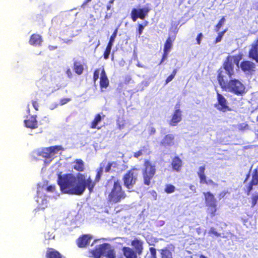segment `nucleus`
Masks as SVG:
<instances>
[{
	"label": "nucleus",
	"mask_w": 258,
	"mask_h": 258,
	"mask_svg": "<svg viewBox=\"0 0 258 258\" xmlns=\"http://www.w3.org/2000/svg\"><path fill=\"white\" fill-rule=\"evenodd\" d=\"M57 182L63 193L79 196L83 194L86 187L91 192L95 185L89 176L80 173L77 176L72 173H60L58 175Z\"/></svg>",
	"instance_id": "nucleus-1"
},
{
	"label": "nucleus",
	"mask_w": 258,
	"mask_h": 258,
	"mask_svg": "<svg viewBox=\"0 0 258 258\" xmlns=\"http://www.w3.org/2000/svg\"><path fill=\"white\" fill-rule=\"evenodd\" d=\"M238 62L235 59L228 58L225 62L223 68L219 70L218 80L221 88L226 91L234 93L237 95H242L245 93V87L238 80L232 79L234 74L235 65L238 68Z\"/></svg>",
	"instance_id": "nucleus-2"
},
{
	"label": "nucleus",
	"mask_w": 258,
	"mask_h": 258,
	"mask_svg": "<svg viewBox=\"0 0 258 258\" xmlns=\"http://www.w3.org/2000/svg\"><path fill=\"white\" fill-rule=\"evenodd\" d=\"M112 182H113V186L109 192L108 199L110 203H117L124 199L126 196L118 180L112 181L110 183Z\"/></svg>",
	"instance_id": "nucleus-3"
},
{
	"label": "nucleus",
	"mask_w": 258,
	"mask_h": 258,
	"mask_svg": "<svg viewBox=\"0 0 258 258\" xmlns=\"http://www.w3.org/2000/svg\"><path fill=\"white\" fill-rule=\"evenodd\" d=\"M62 150V147L60 146H55L38 149L34 152V155L41 156L43 158H47L45 161V164H49L52 159L57 154L59 151Z\"/></svg>",
	"instance_id": "nucleus-4"
},
{
	"label": "nucleus",
	"mask_w": 258,
	"mask_h": 258,
	"mask_svg": "<svg viewBox=\"0 0 258 258\" xmlns=\"http://www.w3.org/2000/svg\"><path fill=\"white\" fill-rule=\"evenodd\" d=\"M93 254L94 258H100L102 255H104L107 258L115 257L114 249L107 243L100 244L94 250Z\"/></svg>",
	"instance_id": "nucleus-5"
},
{
	"label": "nucleus",
	"mask_w": 258,
	"mask_h": 258,
	"mask_svg": "<svg viewBox=\"0 0 258 258\" xmlns=\"http://www.w3.org/2000/svg\"><path fill=\"white\" fill-rule=\"evenodd\" d=\"M145 169L143 170L144 183L147 185L151 184V179H152L156 173L155 166L149 161L145 162Z\"/></svg>",
	"instance_id": "nucleus-6"
},
{
	"label": "nucleus",
	"mask_w": 258,
	"mask_h": 258,
	"mask_svg": "<svg viewBox=\"0 0 258 258\" xmlns=\"http://www.w3.org/2000/svg\"><path fill=\"white\" fill-rule=\"evenodd\" d=\"M138 175V171L136 169L128 171L123 177L124 185L128 189L133 188L136 183Z\"/></svg>",
	"instance_id": "nucleus-7"
},
{
	"label": "nucleus",
	"mask_w": 258,
	"mask_h": 258,
	"mask_svg": "<svg viewBox=\"0 0 258 258\" xmlns=\"http://www.w3.org/2000/svg\"><path fill=\"white\" fill-rule=\"evenodd\" d=\"M118 164L116 162H112L110 163H108L107 164H106V162H103L100 164V167L99 169L97 171V173L96 177V180L98 181L100 176L102 173L103 168L105 169V171L106 172H118Z\"/></svg>",
	"instance_id": "nucleus-8"
},
{
	"label": "nucleus",
	"mask_w": 258,
	"mask_h": 258,
	"mask_svg": "<svg viewBox=\"0 0 258 258\" xmlns=\"http://www.w3.org/2000/svg\"><path fill=\"white\" fill-rule=\"evenodd\" d=\"M217 102L214 105L215 108L222 112L231 110L226 98L218 92H217Z\"/></svg>",
	"instance_id": "nucleus-9"
},
{
	"label": "nucleus",
	"mask_w": 258,
	"mask_h": 258,
	"mask_svg": "<svg viewBox=\"0 0 258 258\" xmlns=\"http://www.w3.org/2000/svg\"><path fill=\"white\" fill-rule=\"evenodd\" d=\"M150 11L148 7H145L140 9H133L131 13V17L133 20L135 22L138 18L144 19Z\"/></svg>",
	"instance_id": "nucleus-10"
},
{
	"label": "nucleus",
	"mask_w": 258,
	"mask_h": 258,
	"mask_svg": "<svg viewBox=\"0 0 258 258\" xmlns=\"http://www.w3.org/2000/svg\"><path fill=\"white\" fill-rule=\"evenodd\" d=\"M182 119L181 111L177 105L175 106V110L173 114L171 119L169 122L170 125L175 126Z\"/></svg>",
	"instance_id": "nucleus-11"
},
{
	"label": "nucleus",
	"mask_w": 258,
	"mask_h": 258,
	"mask_svg": "<svg viewBox=\"0 0 258 258\" xmlns=\"http://www.w3.org/2000/svg\"><path fill=\"white\" fill-rule=\"evenodd\" d=\"M249 57L255 60L256 62H258V44L256 41L251 45L249 51Z\"/></svg>",
	"instance_id": "nucleus-12"
},
{
	"label": "nucleus",
	"mask_w": 258,
	"mask_h": 258,
	"mask_svg": "<svg viewBox=\"0 0 258 258\" xmlns=\"http://www.w3.org/2000/svg\"><path fill=\"white\" fill-rule=\"evenodd\" d=\"M38 197L36 198V201L37 202L39 208L41 209H44L47 206L48 204V198L45 195L40 194L38 192Z\"/></svg>",
	"instance_id": "nucleus-13"
},
{
	"label": "nucleus",
	"mask_w": 258,
	"mask_h": 258,
	"mask_svg": "<svg viewBox=\"0 0 258 258\" xmlns=\"http://www.w3.org/2000/svg\"><path fill=\"white\" fill-rule=\"evenodd\" d=\"M206 206H209L217 205V200L214 196L210 192H204Z\"/></svg>",
	"instance_id": "nucleus-14"
},
{
	"label": "nucleus",
	"mask_w": 258,
	"mask_h": 258,
	"mask_svg": "<svg viewBox=\"0 0 258 258\" xmlns=\"http://www.w3.org/2000/svg\"><path fill=\"white\" fill-rule=\"evenodd\" d=\"M92 239V236L90 235H84L79 238L77 240V244L80 247H84L89 243Z\"/></svg>",
	"instance_id": "nucleus-15"
},
{
	"label": "nucleus",
	"mask_w": 258,
	"mask_h": 258,
	"mask_svg": "<svg viewBox=\"0 0 258 258\" xmlns=\"http://www.w3.org/2000/svg\"><path fill=\"white\" fill-rule=\"evenodd\" d=\"M240 67L244 72H250L254 70L255 64L250 61L246 60L241 62Z\"/></svg>",
	"instance_id": "nucleus-16"
},
{
	"label": "nucleus",
	"mask_w": 258,
	"mask_h": 258,
	"mask_svg": "<svg viewBox=\"0 0 258 258\" xmlns=\"http://www.w3.org/2000/svg\"><path fill=\"white\" fill-rule=\"evenodd\" d=\"M46 77H44L42 79V81H40L38 82V84H42L44 90H48L49 92H53L54 91V89L52 88L51 86L53 84L51 82L52 80L50 81H47L45 80Z\"/></svg>",
	"instance_id": "nucleus-17"
},
{
	"label": "nucleus",
	"mask_w": 258,
	"mask_h": 258,
	"mask_svg": "<svg viewBox=\"0 0 258 258\" xmlns=\"http://www.w3.org/2000/svg\"><path fill=\"white\" fill-rule=\"evenodd\" d=\"M182 160L178 157H174L172 161L171 165L173 169L177 172L180 170L182 166Z\"/></svg>",
	"instance_id": "nucleus-18"
},
{
	"label": "nucleus",
	"mask_w": 258,
	"mask_h": 258,
	"mask_svg": "<svg viewBox=\"0 0 258 258\" xmlns=\"http://www.w3.org/2000/svg\"><path fill=\"white\" fill-rule=\"evenodd\" d=\"M42 41L41 36L38 34H33L31 36L29 42L31 45L37 46L40 45Z\"/></svg>",
	"instance_id": "nucleus-19"
},
{
	"label": "nucleus",
	"mask_w": 258,
	"mask_h": 258,
	"mask_svg": "<svg viewBox=\"0 0 258 258\" xmlns=\"http://www.w3.org/2000/svg\"><path fill=\"white\" fill-rule=\"evenodd\" d=\"M101 77H100V86L102 88H106L109 84V81L108 78L105 74V71L104 69H102L101 72Z\"/></svg>",
	"instance_id": "nucleus-20"
},
{
	"label": "nucleus",
	"mask_w": 258,
	"mask_h": 258,
	"mask_svg": "<svg viewBox=\"0 0 258 258\" xmlns=\"http://www.w3.org/2000/svg\"><path fill=\"white\" fill-rule=\"evenodd\" d=\"M46 256L47 258H62L61 254L53 248L47 249Z\"/></svg>",
	"instance_id": "nucleus-21"
},
{
	"label": "nucleus",
	"mask_w": 258,
	"mask_h": 258,
	"mask_svg": "<svg viewBox=\"0 0 258 258\" xmlns=\"http://www.w3.org/2000/svg\"><path fill=\"white\" fill-rule=\"evenodd\" d=\"M123 252L126 258H137L136 253L130 247H123Z\"/></svg>",
	"instance_id": "nucleus-22"
},
{
	"label": "nucleus",
	"mask_w": 258,
	"mask_h": 258,
	"mask_svg": "<svg viewBox=\"0 0 258 258\" xmlns=\"http://www.w3.org/2000/svg\"><path fill=\"white\" fill-rule=\"evenodd\" d=\"M25 125L29 128H36L37 126V121L34 116H31L29 119L24 121Z\"/></svg>",
	"instance_id": "nucleus-23"
},
{
	"label": "nucleus",
	"mask_w": 258,
	"mask_h": 258,
	"mask_svg": "<svg viewBox=\"0 0 258 258\" xmlns=\"http://www.w3.org/2000/svg\"><path fill=\"white\" fill-rule=\"evenodd\" d=\"M174 136L169 134L166 135L162 140L161 144L164 146H171L173 143Z\"/></svg>",
	"instance_id": "nucleus-24"
},
{
	"label": "nucleus",
	"mask_w": 258,
	"mask_h": 258,
	"mask_svg": "<svg viewBox=\"0 0 258 258\" xmlns=\"http://www.w3.org/2000/svg\"><path fill=\"white\" fill-rule=\"evenodd\" d=\"M73 167L78 171H82L84 169V162L80 159L76 160L73 163Z\"/></svg>",
	"instance_id": "nucleus-25"
},
{
	"label": "nucleus",
	"mask_w": 258,
	"mask_h": 258,
	"mask_svg": "<svg viewBox=\"0 0 258 258\" xmlns=\"http://www.w3.org/2000/svg\"><path fill=\"white\" fill-rule=\"evenodd\" d=\"M132 245L135 248L136 253L141 254L143 250L142 243L139 240L136 239L132 241Z\"/></svg>",
	"instance_id": "nucleus-26"
},
{
	"label": "nucleus",
	"mask_w": 258,
	"mask_h": 258,
	"mask_svg": "<svg viewBox=\"0 0 258 258\" xmlns=\"http://www.w3.org/2000/svg\"><path fill=\"white\" fill-rule=\"evenodd\" d=\"M174 40V37H169L167 39L166 43L164 45V52L166 53L170 51V49L172 46V42Z\"/></svg>",
	"instance_id": "nucleus-27"
},
{
	"label": "nucleus",
	"mask_w": 258,
	"mask_h": 258,
	"mask_svg": "<svg viewBox=\"0 0 258 258\" xmlns=\"http://www.w3.org/2000/svg\"><path fill=\"white\" fill-rule=\"evenodd\" d=\"M149 153V148L147 146L143 147L140 151L134 153V157L139 158L142 155L148 154Z\"/></svg>",
	"instance_id": "nucleus-28"
},
{
	"label": "nucleus",
	"mask_w": 258,
	"mask_h": 258,
	"mask_svg": "<svg viewBox=\"0 0 258 258\" xmlns=\"http://www.w3.org/2000/svg\"><path fill=\"white\" fill-rule=\"evenodd\" d=\"M74 70L77 74L81 75L84 70L83 66L80 62L76 61L74 62Z\"/></svg>",
	"instance_id": "nucleus-29"
},
{
	"label": "nucleus",
	"mask_w": 258,
	"mask_h": 258,
	"mask_svg": "<svg viewBox=\"0 0 258 258\" xmlns=\"http://www.w3.org/2000/svg\"><path fill=\"white\" fill-rule=\"evenodd\" d=\"M207 212L208 214L210 215L211 217H213L215 216L216 212L217 211V205H212L207 206Z\"/></svg>",
	"instance_id": "nucleus-30"
},
{
	"label": "nucleus",
	"mask_w": 258,
	"mask_h": 258,
	"mask_svg": "<svg viewBox=\"0 0 258 258\" xmlns=\"http://www.w3.org/2000/svg\"><path fill=\"white\" fill-rule=\"evenodd\" d=\"M102 117L100 114L96 115L94 119L91 123V127L92 128H97V124L101 121Z\"/></svg>",
	"instance_id": "nucleus-31"
},
{
	"label": "nucleus",
	"mask_w": 258,
	"mask_h": 258,
	"mask_svg": "<svg viewBox=\"0 0 258 258\" xmlns=\"http://www.w3.org/2000/svg\"><path fill=\"white\" fill-rule=\"evenodd\" d=\"M251 184L256 185L258 184V167L255 169L252 174V178L251 180Z\"/></svg>",
	"instance_id": "nucleus-32"
},
{
	"label": "nucleus",
	"mask_w": 258,
	"mask_h": 258,
	"mask_svg": "<svg viewBox=\"0 0 258 258\" xmlns=\"http://www.w3.org/2000/svg\"><path fill=\"white\" fill-rule=\"evenodd\" d=\"M205 168L204 166H200L198 169V174L201 181L206 177L205 174Z\"/></svg>",
	"instance_id": "nucleus-33"
},
{
	"label": "nucleus",
	"mask_w": 258,
	"mask_h": 258,
	"mask_svg": "<svg viewBox=\"0 0 258 258\" xmlns=\"http://www.w3.org/2000/svg\"><path fill=\"white\" fill-rule=\"evenodd\" d=\"M162 258H173L172 252L168 250H162L161 252Z\"/></svg>",
	"instance_id": "nucleus-34"
},
{
	"label": "nucleus",
	"mask_w": 258,
	"mask_h": 258,
	"mask_svg": "<svg viewBox=\"0 0 258 258\" xmlns=\"http://www.w3.org/2000/svg\"><path fill=\"white\" fill-rule=\"evenodd\" d=\"M174 190L175 186L171 184L167 185L165 189V191L168 194L172 193Z\"/></svg>",
	"instance_id": "nucleus-35"
},
{
	"label": "nucleus",
	"mask_w": 258,
	"mask_h": 258,
	"mask_svg": "<svg viewBox=\"0 0 258 258\" xmlns=\"http://www.w3.org/2000/svg\"><path fill=\"white\" fill-rule=\"evenodd\" d=\"M200 183L203 184L205 183L207 185H215V183L214 182L213 180H212L211 179H207L206 177L204 178V179H203V180L200 181Z\"/></svg>",
	"instance_id": "nucleus-36"
},
{
	"label": "nucleus",
	"mask_w": 258,
	"mask_h": 258,
	"mask_svg": "<svg viewBox=\"0 0 258 258\" xmlns=\"http://www.w3.org/2000/svg\"><path fill=\"white\" fill-rule=\"evenodd\" d=\"M225 21V19L224 17H223L221 20L219 22V23H218V24L217 25L216 27V31L217 32H218L219 30V29L220 28V27L223 25V24L224 23Z\"/></svg>",
	"instance_id": "nucleus-37"
},
{
	"label": "nucleus",
	"mask_w": 258,
	"mask_h": 258,
	"mask_svg": "<svg viewBox=\"0 0 258 258\" xmlns=\"http://www.w3.org/2000/svg\"><path fill=\"white\" fill-rule=\"evenodd\" d=\"M258 200V193H256L253 195L252 198V207H254L257 203Z\"/></svg>",
	"instance_id": "nucleus-38"
},
{
	"label": "nucleus",
	"mask_w": 258,
	"mask_h": 258,
	"mask_svg": "<svg viewBox=\"0 0 258 258\" xmlns=\"http://www.w3.org/2000/svg\"><path fill=\"white\" fill-rule=\"evenodd\" d=\"M150 251L151 255V258H157L156 250L154 247L150 248Z\"/></svg>",
	"instance_id": "nucleus-39"
},
{
	"label": "nucleus",
	"mask_w": 258,
	"mask_h": 258,
	"mask_svg": "<svg viewBox=\"0 0 258 258\" xmlns=\"http://www.w3.org/2000/svg\"><path fill=\"white\" fill-rule=\"evenodd\" d=\"M248 125L246 123H243L238 125V128L240 130L243 131L248 129Z\"/></svg>",
	"instance_id": "nucleus-40"
},
{
	"label": "nucleus",
	"mask_w": 258,
	"mask_h": 258,
	"mask_svg": "<svg viewBox=\"0 0 258 258\" xmlns=\"http://www.w3.org/2000/svg\"><path fill=\"white\" fill-rule=\"evenodd\" d=\"M111 49H110L109 48L106 47V50H105V51L104 52V58L105 59H106L108 58L109 54L110 53Z\"/></svg>",
	"instance_id": "nucleus-41"
},
{
	"label": "nucleus",
	"mask_w": 258,
	"mask_h": 258,
	"mask_svg": "<svg viewBox=\"0 0 258 258\" xmlns=\"http://www.w3.org/2000/svg\"><path fill=\"white\" fill-rule=\"evenodd\" d=\"M209 234H214L216 236H219L220 235V234H219L216 230V229L213 228V227H212L211 228L210 231H209Z\"/></svg>",
	"instance_id": "nucleus-42"
},
{
	"label": "nucleus",
	"mask_w": 258,
	"mask_h": 258,
	"mask_svg": "<svg viewBox=\"0 0 258 258\" xmlns=\"http://www.w3.org/2000/svg\"><path fill=\"white\" fill-rule=\"evenodd\" d=\"M100 71V69H97L94 72L93 78L95 81L99 78Z\"/></svg>",
	"instance_id": "nucleus-43"
},
{
	"label": "nucleus",
	"mask_w": 258,
	"mask_h": 258,
	"mask_svg": "<svg viewBox=\"0 0 258 258\" xmlns=\"http://www.w3.org/2000/svg\"><path fill=\"white\" fill-rule=\"evenodd\" d=\"M148 131L149 134L150 135H153V134H154L155 133L156 130H155V128L154 127L150 126L148 128Z\"/></svg>",
	"instance_id": "nucleus-44"
},
{
	"label": "nucleus",
	"mask_w": 258,
	"mask_h": 258,
	"mask_svg": "<svg viewBox=\"0 0 258 258\" xmlns=\"http://www.w3.org/2000/svg\"><path fill=\"white\" fill-rule=\"evenodd\" d=\"M117 33V29H116L113 32L112 35L110 37V40H112V41H114L115 38L116 37Z\"/></svg>",
	"instance_id": "nucleus-45"
},
{
	"label": "nucleus",
	"mask_w": 258,
	"mask_h": 258,
	"mask_svg": "<svg viewBox=\"0 0 258 258\" xmlns=\"http://www.w3.org/2000/svg\"><path fill=\"white\" fill-rule=\"evenodd\" d=\"M32 105L35 110H38L39 108V104L37 101H33Z\"/></svg>",
	"instance_id": "nucleus-46"
},
{
	"label": "nucleus",
	"mask_w": 258,
	"mask_h": 258,
	"mask_svg": "<svg viewBox=\"0 0 258 258\" xmlns=\"http://www.w3.org/2000/svg\"><path fill=\"white\" fill-rule=\"evenodd\" d=\"M203 37V34L202 33H200L198 36L197 37V41L198 44H200L201 43V39Z\"/></svg>",
	"instance_id": "nucleus-47"
},
{
	"label": "nucleus",
	"mask_w": 258,
	"mask_h": 258,
	"mask_svg": "<svg viewBox=\"0 0 258 258\" xmlns=\"http://www.w3.org/2000/svg\"><path fill=\"white\" fill-rule=\"evenodd\" d=\"M114 0H110L109 3H108L107 5V10L108 11L111 8V5L114 3Z\"/></svg>",
	"instance_id": "nucleus-48"
},
{
	"label": "nucleus",
	"mask_w": 258,
	"mask_h": 258,
	"mask_svg": "<svg viewBox=\"0 0 258 258\" xmlns=\"http://www.w3.org/2000/svg\"><path fill=\"white\" fill-rule=\"evenodd\" d=\"M174 78V77L173 76V75H170L166 79V84H167L169 82H170V81H171Z\"/></svg>",
	"instance_id": "nucleus-49"
},
{
	"label": "nucleus",
	"mask_w": 258,
	"mask_h": 258,
	"mask_svg": "<svg viewBox=\"0 0 258 258\" xmlns=\"http://www.w3.org/2000/svg\"><path fill=\"white\" fill-rule=\"evenodd\" d=\"M225 31L222 32L221 34H219V36L216 38V42H219L221 41L222 37Z\"/></svg>",
	"instance_id": "nucleus-50"
},
{
	"label": "nucleus",
	"mask_w": 258,
	"mask_h": 258,
	"mask_svg": "<svg viewBox=\"0 0 258 258\" xmlns=\"http://www.w3.org/2000/svg\"><path fill=\"white\" fill-rule=\"evenodd\" d=\"M66 74L69 78H71L72 77V73L70 69H67Z\"/></svg>",
	"instance_id": "nucleus-51"
},
{
	"label": "nucleus",
	"mask_w": 258,
	"mask_h": 258,
	"mask_svg": "<svg viewBox=\"0 0 258 258\" xmlns=\"http://www.w3.org/2000/svg\"><path fill=\"white\" fill-rule=\"evenodd\" d=\"M144 28V27L142 25H141V24L139 25V35L142 34Z\"/></svg>",
	"instance_id": "nucleus-52"
},
{
	"label": "nucleus",
	"mask_w": 258,
	"mask_h": 258,
	"mask_svg": "<svg viewBox=\"0 0 258 258\" xmlns=\"http://www.w3.org/2000/svg\"><path fill=\"white\" fill-rule=\"evenodd\" d=\"M54 188H55V186H54L50 185V186H49L47 187L46 190L48 191L52 192V191H53Z\"/></svg>",
	"instance_id": "nucleus-53"
},
{
	"label": "nucleus",
	"mask_w": 258,
	"mask_h": 258,
	"mask_svg": "<svg viewBox=\"0 0 258 258\" xmlns=\"http://www.w3.org/2000/svg\"><path fill=\"white\" fill-rule=\"evenodd\" d=\"M69 101H70L69 99H67V98L63 99L61 100L60 104H61V105H63V104H66V103H67L68 102H69Z\"/></svg>",
	"instance_id": "nucleus-54"
},
{
	"label": "nucleus",
	"mask_w": 258,
	"mask_h": 258,
	"mask_svg": "<svg viewBox=\"0 0 258 258\" xmlns=\"http://www.w3.org/2000/svg\"><path fill=\"white\" fill-rule=\"evenodd\" d=\"M113 42L114 41H112V40H109V42L106 47L111 49Z\"/></svg>",
	"instance_id": "nucleus-55"
},
{
	"label": "nucleus",
	"mask_w": 258,
	"mask_h": 258,
	"mask_svg": "<svg viewBox=\"0 0 258 258\" xmlns=\"http://www.w3.org/2000/svg\"><path fill=\"white\" fill-rule=\"evenodd\" d=\"M167 54L168 53H166L164 52V53L163 54V58L162 59V60L160 62V64H161V63H162V62L164 61V59H165L167 57Z\"/></svg>",
	"instance_id": "nucleus-56"
},
{
	"label": "nucleus",
	"mask_w": 258,
	"mask_h": 258,
	"mask_svg": "<svg viewBox=\"0 0 258 258\" xmlns=\"http://www.w3.org/2000/svg\"><path fill=\"white\" fill-rule=\"evenodd\" d=\"M57 104L56 103H54V104L51 105L49 107V108L50 109L52 110V109L55 108L57 107Z\"/></svg>",
	"instance_id": "nucleus-57"
},
{
	"label": "nucleus",
	"mask_w": 258,
	"mask_h": 258,
	"mask_svg": "<svg viewBox=\"0 0 258 258\" xmlns=\"http://www.w3.org/2000/svg\"><path fill=\"white\" fill-rule=\"evenodd\" d=\"M226 192L225 191H223L221 193H220L219 195L220 199L223 198L226 195Z\"/></svg>",
	"instance_id": "nucleus-58"
},
{
	"label": "nucleus",
	"mask_w": 258,
	"mask_h": 258,
	"mask_svg": "<svg viewBox=\"0 0 258 258\" xmlns=\"http://www.w3.org/2000/svg\"><path fill=\"white\" fill-rule=\"evenodd\" d=\"M118 126H119V129H120V130H121V129H122V128L124 127V124H123V123H121L120 122H119L118 121Z\"/></svg>",
	"instance_id": "nucleus-59"
},
{
	"label": "nucleus",
	"mask_w": 258,
	"mask_h": 258,
	"mask_svg": "<svg viewBox=\"0 0 258 258\" xmlns=\"http://www.w3.org/2000/svg\"><path fill=\"white\" fill-rule=\"evenodd\" d=\"M189 188L192 191H194L195 192L196 191V187L194 185H190Z\"/></svg>",
	"instance_id": "nucleus-60"
},
{
	"label": "nucleus",
	"mask_w": 258,
	"mask_h": 258,
	"mask_svg": "<svg viewBox=\"0 0 258 258\" xmlns=\"http://www.w3.org/2000/svg\"><path fill=\"white\" fill-rule=\"evenodd\" d=\"M56 48H57L56 46H49V48L50 50H54V49H56Z\"/></svg>",
	"instance_id": "nucleus-61"
},
{
	"label": "nucleus",
	"mask_w": 258,
	"mask_h": 258,
	"mask_svg": "<svg viewBox=\"0 0 258 258\" xmlns=\"http://www.w3.org/2000/svg\"><path fill=\"white\" fill-rule=\"evenodd\" d=\"M176 72H177V70L176 69H174L172 72V74H171L172 75H173V76L174 77L176 74Z\"/></svg>",
	"instance_id": "nucleus-62"
},
{
	"label": "nucleus",
	"mask_w": 258,
	"mask_h": 258,
	"mask_svg": "<svg viewBox=\"0 0 258 258\" xmlns=\"http://www.w3.org/2000/svg\"><path fill=\"white\" fill-rule=\"evenodd\" d=\"M45 8H47V9H48L47 10V12H48L49 11H51L50 8L49 6L46 5V6H45Z\"/></svg>",
	"instance_id": "nucleus-63"
},
{
	"label": "nucleus",
	"mask_w": 258,
	"mask_h": 258,
	"mask_svg": "<svg viewBox=\"0 0 258 258\" xmlns=\"http://www.w3.org/2000/svg\"><path fill=\"white\" fill-rule=\"evenodd\" d=\"M111 14H109V15H108V14H106V16H105V19H108L109 18H110V16H111Z\"/></svg>",
	"instance_id": "nucleus-64"
}]
</instances>
